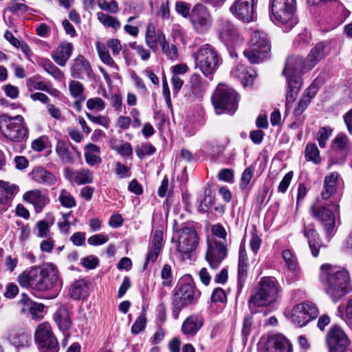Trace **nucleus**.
I'll return each mask as SVG.
<instances>
[{"instance_id":"f257e3e1","label":"nucleus","mask_w":352,"mask_h":352,"mask_svg":"<svg viewBox=\"0 0 352 352\" xmlns=\"http://www.w3.org/2000/svg\"><path fill=\"white\" fill-rule=\"evenodd\" d=\"M320 280L324 286L326 294L333 302L338 301L351 290L348 272L339 266L322 265Z\"/></svg>"},{"instance_id":"f03ea898","label":"nucleus","mask_w":352,"mask_h":352,"mask_svg":"<svg viewBox=\"0 0 352 352\" xmlns=\"http://www.w3.org/2000/svg\"><path fill=\"white\" fill-rule=\"evenodd\" d=\"M280 288L274 278H261L248 300L250 311L256 312V307H267L274 303L277 300Z\"/></svg>"},{"instance_id":"7ed1b4c3","label":"nucleus","mask_w":352,"mask_h":352,"mask_svg":"<svg viewBox=\"0 0 352 352\" xmlns=\"http://www.w3.org/2000/svg\"><path fill=\"white\" fill-rule=\"evenodd\" d=\"M216 114H233L238 107L236 92L226 84L217 85L211 98Z\"/></svg>"},{"instance_id":"20e7f679","label":"nucleus","mask_w":352,"mask_h":352,"mask_svg":"<svg viewBox=\"0 0 352 352\" xmlns=\"http://www.w3.org/2000/svg\"><path fill=\"white\" fill-rule=\"evenodd\" d=\"M325 47V44L323 42H320L317 43L311 50L306 59H303L300 56L289 57L286 62L285 71L288 72L291 69H294L299 73L310 71L327 55Z\"/></svg>"},{"instance_id":"39448f33","label":"nucleus","mask_w":352,"mask_h":352,"mask_svg":"<svg viewBox=\"0 0 352 352\" xmlns=\"http://www.w3.org/2000/svg\"><path fill=\"white\" fill-rule=\"evenodd\" d=\"M199 294L191 278L189 276L183 277L179 280L174 295L173 302L174 314L177 316L184 307L195 302Z\"/></svg>"},{"instance_id":"423d86ee","label":"nucleus","mask_w":352,"mask_h":352,"mask_svg":"<svg viewBox=\"0 0 352 352\" xmlns=\"http://www.w3.org/2000/svg\"><path fill=\"white\" fill-rule=\"evenodd\" d=\"M296 0H271L272 12L274 19L283 25L284 31H290L296 24Z\"/></svg>"},{"instance_id":"0eeeda50","label":"nucleus","mask_w":352,"mask_h":352,"mask_svg":"<svg viewBox=\"0 0 352 352\" xmlns=\"http://www.w3.org/2000/svg\"><path fill=\"white\" fill-rule=\"evenodd\" d=\"M0 130L3 135L13 142H21L28 137V130L25 126L22 116L10 117L7 114L0 116Z\"/></svg>"},{"instance_id":"6e6552de","label":"nucleus","mask_w":352,"mask_h":352,"mask_svg":"<svg viewBox=\"0 0 352 352\" xmlns=\"http://www.w3.org/2000/svg\"><path fill=\"white\" fill-rule=\"evenodd\" d=\"M328 206L331 207L333 210L315 202L310 206L309 212L314 219L322 224L327 234L331 235L335 228L336 215L340 214V206L337 202L333 201Z\"/></svg>"},{"instance_id":"1a4fd4ad","label":"nucleus","mask_w":352,"mask_h":352,"mask_svg":"<svg viewBox=\"0 0 352 352\" xmlns=\"http://www.w3.org/2000/svg\"><path fill=\"white\" fill-rule=\"evenodd\" d=\"M271 50V45L266 34L259 30L252 32L249 47L243 54L251 63H257L264 58Z\"/></svg>"},{"instance_id":"9d476101","label":"nucleus","mask_w":352,"mask_h":352,"mask_svg":"<svg viewBox=\"0 0 352 352\" xmlns=\"http://www.w3.org/2000/svg\"><path fill=\"white\" fill-rule=\"evenodd\" d=\"M175 227H173V240L176 241V250L184 259L189 257L190 254L196 250L199 244V237L192 228L184 227L179 230H175Z\"/></svg>"},{"instance_id":"9b49d317","label":"nucleus","mask_w":352,"mask_h":352,"mask_svg":"<svg viewBox=\"0 0 352 352\" xmlns=\"http://www.w3.org/2000/svg\"><path fill=\"white\" fill-rule=\"evenodd\" d=\"M197 67L206 76L212 74L217 68L219 56L215 48L210 44L202 45L195 54Z\"/></svg>"},{"instance_id":"f8f14e48","label":"nucleus","mask_w":352,"mask_h":352,"mask_svg":"<svg viewBox=\"0 0 352 352\" xmlns=\"http://www.w3.org/2000/svg\"><path fill=\"white\" fill-rule=\"evenodd\" d=\"M189 19L193 30L201 34L206 33L211 28L213 22L208 9L200 3L192 8Z\"/></svg>"},{"instance_id":"ddd939ff","label":"nucleus","mask_w":352,"mask_h":352,"mask_svg":"<svg viewBox=\"0 0 352 352\" xmlns=\"http://www.w3.org/2000/svg\"><path fill=\"white\" fill-rule=\"evenodd\" d=\"M319 314L316 305L312 302H305L296 305L292 309L290 319L296 325L305 326Z\"/></svg>"},{"instance_id":"4468645a","label":"nucleus","mask_w":352,"mask_h":352,"mask_svg":"<svg viewBox=\"0 0 352 352\" xmlns=\"http://www.w3.org/2000/svg\"><path fill=\"white\" fill-rule=\"evenodd\" d=\"M35 340L43 352H58V342L48 322L40 324L35 332Z\"/></svg>"},{"instance_id":"2eb2a0df","label":"nucleus","mask_w":352,"mask_h":352,"mask_svg":"<svg viewBox=\"0 0 352 352\" xmlns=\"http://www.w3.org/2000/svg\"><path fill=\"white\" fill-rule=\"evenodd\" d=\"M329 352H345L349 340L344 331L338 326H332L326 335Z\"/></svg>"},{"instance_id":"dca6fc26","label":"nucleus","mask_w":352,"mask_h":352,"mask_svg":"<svg viewBox=\"0 0 352 352\" xmlns=\"http://www.w3.org/2000/svg\"><path fill=\"white\" fill-rule=\"evenodd\" d=\"M227 255V243L215 239L208 240L206 260L210 267L216 270Z\"/></svg>"},{"instance_id":"f3484780","label":"nucleus","mask_w":352,"mask_h":352,"mask_svg":"<svg viewBox=\"0 0 352 352\" xmlns=\"http://www.w3.org/2000/svg\"><path fill=\"white\" fill-rule=\"evenodd\" d=\"M19 284L25 288L42 292V265L33 266L18 276Z\"/></svg>"},{"instance_id":"a211bd4d","label":"nucleus","mask_w":352,"mask_h":352,"mask_svg":"<svg viewBox=\"0 0 352 352\" xmlns=\"http://www.w3.org/2000/svg\"><path fill=\"white\" fill-rule=\"evenodd\" d=\"M42 292L59 287L62 281L56 266L52 263L42 265Z\"/></svg>"},{"instance_id":"6ab92c4d","label":"nucleus","mask_w":352,"mask_h":352,"mask_svg":"<svg viewBox=\"0 0 352 352\" xmlns=\"http://www.w3.org/2000/svg\"><path fill=\"white\" fill-rule=\"evenodd\" d=\"M284 75L287 80V91L286 94V106L289 107L296 99L299 91L301 88L302 81L300 75L302 73L298 72L296 70L291 69L288 72L283 70Z\"/></svg>"},{"instance_id":"aec40b11","label":"nucleus","mask_w":352,"mask_h":352,"mask_svg":"<svg viewBox=\"0 0 352 352\" xmlns=\"http://www.w3.org/2000/svg\"><path fill=\"white\" fill-rule=\"evenodd\" d=\"M230 12L238 19L249 22L254 14V0H236L230 8Z\"/></svg>"},{"instance_id":"412c9836","label":"nucleus","mask_w":352,"mask_h":352,"mask_svg":"<svg viewBox=\"0 0 352 352\" xmlns=\"http://www.w3.org/2000/svg\"><path fill=\"white\" fill-rule=\"evenodd\" d=\"M340 184V176L337 173H332L327 175L324 179L323 188L320 192V197L323 200H328L334 197L335 202L339 203L341 195L338 192V187Z\"/></svg>"},{"instance_id":"4be33fe9","label":"nucleus","mask_w":352,"mask_h":352,"mask_svg":"<svg viewBox=\"0 0 352 352\" xmlns=\"http://www.w3.org/2000/svg\"><path fill=\"white\" fill-rule=\"evenodd\" d=\"M163 232L161 230L154 231L151 240V246L144 264V268L150 263H155L162 250Z\"/></svg>"},{"instance_id":"5701e85b","label":"nucleus","mask_w":352,"mask_h":352,"mask_svg":"<svg viewBox=\"0 0 352 352\" xmlns=\"http://www.w3.org/2000/svg\"><path fill=\"white\" fill-rule=\"evenodd\" d=\"M331 149L340 158L344 159L352 150V143L346 135L340 133L333 139Z\"/></svg>"},{"instance_id":"b1692460","label":"nucleus","mask_w":352,"mask_h":352,"mask_svg":"<svg viewBox=\"0 0 352 352\" xmlns=\"http://www.w3.org/2000/svg\"><path fill=\"white\" fill-rule=\"evenodd\" d=\"M55 151L60 160L65 164H73L75 162L74 153L76 150L71 146L69 142L60 140L57 142Z\"/></svg>"},{"instance_id":"393cba45","label":"nucleus","mask_w":352,"mask_h":352,"mask_svg":"<svg viewBox=\"0 0 352 352\" xmlns=\"http://www.w3.org/2000/svg\"><path fill=\"white\" fill-rule=\"evenodd\" d=\"M166 40L165 35L162 31H156L151 24L148 25L145 34V42L153 52H157L158 44L161 46Z\"/></svg>"},{"instance_id":"a878e982","label":"nucleus","mask_w":352,"mask_h":352,"mask_svg":"<svg viewBox=\"0 0 352 352\" xmlns=\"http://www.w3.org/2000/svg\"><path fill=\"white\" fill-rule=\"evenodd\" d=\"M91 291V284L85 279L76 280L70 287L69 294L73 299L82 300L88 297Z\"/></svg>"},{"instance_id":"bb28decb","label":"nucleus","mask_w":352,"mask_h":352,"mask_svg":"<svg viewBox=\"0 0 352 352\" xmlns=\"http://www.w3.org/2000/svg\"><path fill=\"white\" fill-rule=\"evenodd\" d=\"M29 175L32 180L40 184L52 186L56 182V177L43 167L34 168Z\"/></svg>"},{"instance_id":"cd10ccee","label":"nucleus","mask_w":352,"mask_h":352,"mask_svg":"<svg viewBox=\"0 0 352 352\" xmlns=\"http://www.w3.org/2000/svg\"><path fill=\"white\" fill-rule=\"evenodd\" d=\"M65 174L72 183L78 185L90 184L93 182V174L88 169L82 168L75 171L69 168H65Z\"/></svg>"},{"instance_id":"c85d7f7f","label":"nucleus","mask_w":352,"mask_h":352,"mask_svg":"<svg viewBox=\"0 0 352 352\" xmlns=\"http://www.w3.org/2000/svg\"><path fill=\"white\" fill-rule=\"evenodd\" d=\"M266 352H292V344L282 335H275L268 341Z\"/></svg>"},{"instance_id":"c756f323","label":"nucleus","mask_w":352,"mask_h":352,"mask_svg":"<svg viewBox=\"0 0 352 352\" xmlns=\"http://www.w3.org/2000/svg\"><path fill=\"white\" fill-rule=\"evenodd\" d=\"M91 71L89 63L82 56H78L74 60L71 69L72 77L82 78L85 75L89 76Z\"/></svg>"},{"instance_id":"7c9ffc66","label":"nucleus","mask_w":352,"mask_h":352,"mask_svg":"<svg viewBox=\"0 0 352 352\" xmlns=\"http://www.w3.org/2000/svg\"><path fill=\"white\" fill-rule=\"evenodd\" d=\"M23 199L39 210H41L49 201L46 196L38 189L25 192L23 195Z\"/></svg>"},{"instance_id":"2f4dec72","label":"nucleus","mask_w":352,"mask_h":352,"mask_svg":"<svg viewBox=\"0 0 352 352\" xmlns=\"http://www.w3.org/2000/svg\"><path fill=\"white\" fill-rule=\"evenodd\" d=\"M54 318L59 329L63 331L64 336H65V332L67 331L72 326L69 309L65 307H59L54 314Z\"/></svg>"},{"instance_id":"473e14b6","label":"nucleus","mask_w":352,"mask_h":352,"mask_svg":"<svg viewBox=\"0 0 352 352\" xmlns=\"http://www.w3.org/2000/svg\"><path fill=\"white\" fill-rule=\"evenodd\" d=\"M304 235L308 240V244L314 256H317L321 246L319 235L313 226H304Z\"/></svg>"},{"instance_id":"72a5a7b5","label":"nucleus","mask_w":352,"mask_h":352,"mask_svg":"<svg viewBox=\"0 0 352 352\" xmlns=\"http://www.w3.org/2000/svg\"><path fill=\"white\" fill-rule=\"evenodd\" d=\"M203 319L197 316L188 317L183 322L182 331L188 336H195L203 326Z\"/></svg>"},{"instance_id":"f704fd0d","label":"nucleus","mask_w":352,"mask_h":352,"mask_svg":"<svg viewBox=\"0 0 352 352\" xmlns=\"http://www.w3.org/2000/svg\"><path fill=\"white\" fill-rule=\"evenodd\" d=\"M72 50L73 45L72 43H62L56 48L55 52L52 55V58L58 65L63 67L69 59Z\"/></svg>"},{"instance_id":"c9c22d12","label":"nucleus","mask_w":352,"mask_h":352,"mask_svg":"<svg viewBox=\"0 0 352 352\" xmlns=\"http://www.w3.org/2000/svg\"><path fill=\"white\" fill-rule=\"evenodd\" d=\"M219 38L225 43H232L238 37V33L234 26L228 21H224L219 25Z\"/></svg>"},{"instance_id":"e433bc0d","label":"nucleus","mask_w":352,"mask_h":352,"mask_svg":"<svg viewBox=\"0 0 352 352\" xmlns=\"http://www.w3.org/2000/svg\"><path fill=\"white\" fill-rule=\"evenodd\" d=\"M100 153V147L94 144L89 143L85 146V158L89 165L94 166L101 163Z\"/></svg>"},{"instance_id":"4c0bfd02","label":"nucleus","mask_w":352,"mask_h":352,"mask_svg":"<svg viewBox=\"0 0 352 352\" xmlns=\"http://www.w3.org/2000/svg\"><path fill=\"white\" fill-rule=\"evenodd\" d=\"M231 74L239 79L244 87L252 82L254 78V74L250 73L243 65H238L232 71Z\"/></svg>"},{"instance_id":"58836bf2","label":"nucleus","mask_w":352,"mask_h":352,"mask_svg":"<svg viewBox=\"0 0 352 352\" xmlns=\"http://www.w3.org/2000/svg\"><path fill=\"white\" fill-rule=\"evenodd\" d=\"M16 187L7 182L0 180V202L7 204L14 197Z\"/></svg>"},{"instance_id":"ea45409f","label":"nucleus","mask_w":352,"mask_h":352,"mask_svg":"<svg viewBox=\"0 0 352 352\" xmlns=\"http://www.w3.org/2000/svg\"><path fill=\"white\" fill-rule=\"evenodd\" d=\"M97 19L105 28H111L115 32L121 27V23L116 16L103 12H98Z\"/></svg>"},{"instance_id":"a19ab883","label":"nucleus","mask_w":352,"mask_h":352,"mask_svg":"<svg viewBox=\"0 0 352 352\" xmlns=\"http://www.w3.org/2000/svg\"><path fill=\"white\" fill-rule=\"evenodd\" d=\"M40 65L45 69L46 72L53 76L55 79L58 80H62L63 79V73L50 60H41L40 62Z\"/></svg>"},{"instance_id":"79ce46f5","label":"nucleus","mask_w":352,"mask_h":352,"mask_svg":"<svg viewBox=\"0 0 352 352\" xmlns=\"http://www.w3.org/2000/svg\"><path fill=\"white\" fill-rule=\"evenodd\" d=\"M69 91L70 95L76 99H79L80 101L85 100L84 96L85 87L78 80H71L69 83Z\"/></svg>"},{"instance_id":"37998d69","label":"nucleus","mask_w":352,"mask_h":352,"mask_svg":"<svg viewBox=\"0 0 352 352\" xmlns=\"http://www.w3.org/2000/svg\"><path fill=\"white\" fill-rule=\"evenodd\" d=\"M41 77L39 75L34 76L26 80V86L30 91L34 90H41L45 91L47 90L48 82L41 80Z\"/></svg>"},{"instance_id":"c03bdc74","label":"nucleus","mask_w":352,"mask_h":352,"mask_svg":"<svg viewBox=\"0 0 352 352\" xmlns=\"http://www.w3.org/2000/svg\"><path fill=\"white\" fill-rule=\"evenodd\" d=\"M96 47L100 60L107 65L114 66L115 62L111 58L107 46L98 41L96 43Z\"/></svg>"},{"instance_id":"a18cd8bd","label":"nucleus","mask_w":352,"mask_h":352,"mask_svg":"<svg viewBox=\"0 0 352 352\" xmlns=\"http://www.w3.org/2000/svg\"><path fill=\"white\" fill-rule=\"evenodd\" d=\"M306 160L313 162L314 164H319L321 161L320 152L314 144H307L305 148Z\"/></svg>"},{"instance_id":"49530a36","label":"nucleus","mask_w":352,"mask_h":352,"mask_svg":"<svg viewBox=\"0 0 352 352\" xmlns=\"http://www.w3.org/2000/svg\"><path fill=\"white\" fill-rule=\"evenodd\" d=\"M191 91L197 96H200L206 89V82L198 75H194L190 79Z\"/></svg>"},{"instance_id":"de8ad7c7","label":"nucleus","mask_w":352,"mask_h":352,"mask_svg":"<svg viewBox=\"0 0 352 352\" xmlns=\"http://www.w3.org/2000/svg\"><path fill=\"white\" fill-rule=\"evenodd\" d=\"M54 223V220L51 222H48L46 220H41L36 224L37 229V236L40 238H47L50 235V226Z\"/></svg>"},{"instance_id":"09e8293b","label":"nucleus","mask_w":352,"mask_h":352,"mask_svg":"<svg viewBox=\"0 0 352 352\" xmlns=\"http://www.w3.org/2000/svg\"><path fill=\"white\" fill-rule=\"evenodd\" d=\"M282 256L287 268L293 272L297 270L298 265L296 256L289 250H285L282 252Z\"/></svg>"},{"instance_id":"8fccbe9b","label":"nucleus","mask_w":352,"mask_h":352,"mask_svg":"<svg viewBox=\"0 0 352 352\" xmlns=\"http://www.w3.org/2000/svg\"><path fill=\"white\" fill-rule=\"evenodd\" d=\"M58 199L61 205L65 208H71L76 204L74 197L65 189L60 191Z\"/></svg>"},{"instance_id":"3c124183","label":"nucleus","mask_w":352,"mask_h":352,"mask_svg":"<svg viewBox=\"0 0 352 352\" xmlns=\"http://www.w3.org/2000/svg\"><path fill=\"white\" fill-rule=\"evenodd\" d=\"M155 151V148L149 143L142 144L135 148V153L140 159L153 154Z\"/></svg>"},{"instance_id":"603ef678","label":"nucleus","mask_w":352,"mask_h":352,"mask_svg":"<svg viewBox=\"0 0 352 352\" xmlns=\"http://www.w3.org/2000/svg\"><path fill=\"white\" fill-rule=\"evenodd\" d=\"M162 51L170 60H175L178 56L177 48L175 45H169L166 40L161 45Z\"/></svg>"},{"instance_id":"864d4df0","label":"nucleus","mask_w":352,"mask_h":352,"mask_svg":"<svg viewBox=\"0 0 352 352\" xmlns=\"http://www.w3.org/2000/svg\"><path fill=\"white\" fill-rule=\"evenodd\" d=\"M332 129L329 126H324L318 132V141L319 146L322 148L324 147L327 143V141L329 139L331 135Z\"/></svg>"},{"instance_id":"5fc2aeb1","label":"nucleus","mask_w":352,"mask_h":352,"mask_svg":"<svg viewBox=\"0 0 352 352\" xmlns=\"http://www.w3.org/2000/svg\"><path fill=\"white\" fill-rule=\"evenodd\" d=\"M45 306L42 303L36 302H31L30 307V313L33 320H39L43 318L41 313L43 312Z\"/></svg>"},{"instance_id":"6e6d98bb","label":"nucleus","mask_w":352,"mask_h":352,"mask_svg":"<svg viewBox=\"0 0 352 352\" xmlns=\"http://www.w3.org/2000/svg\"><path fill=\"white\" fill-rule=\"evenodd\" d=\"M87 107L91 110L100 111L104 109L105 102L102 98L98 97L90 98L87 101Z\"/></svg>"},{"instance_id":"4d7b16f0","label":"nucleus","mask_w":352,"mask_h":352,"mask_svg":"<svg viewBox=\"0 0 352 352\" xmlns=\"http://www.w3.org/2000/svg\"><path fill=\"white\" fill-rule=\"evenodd\" d=\"M129 46L131 49L136 51L142 60L145 61L150 58L151 55L149 50L144 48L143 45H138L136 42H133L129 44Z\"/></svg>"},{"instance_id":"13d9d810","label":"nucleus","mask_w":352,"mask_h":352,"mask_svg":"<svg viewBox=\"0 0 352 352\" xmlns=\"http://www.w3.org/2000/svg\"><path fill=\"white\" fill-rule=\"evenodd\" d=\"M107 48H109L114 56L119 55L122 50V44L118 38H110L107 41L105 45Z\"/></svg>"},{"instance_id":"bf43d9fd","label":"nucleus","mask_w":352,"mask_h":352,"mask_svg":"<svg viewBox=\"0 0 352 352\" xmlns=\"http://www.w3.org/2000/svg\"><path fill=\"white\" fill-rule=\"evenodd\" d=\"M146 322V320L145 314H141L135 320V323L132 325L131 332L133 333L138 334L143 331L145 328Z\"/></svg>"},{"instance_id":"052dcab7","label":"nucleus","mask_w":352,"mask_h":352,"mask_svg":"<svg viewBox=\"0 0 352 352\" xmlns=\"http://www.w3.org/2000/svg\"><path fill=\"white\" fill-rule=\"evenodd\" d=\"M175 10L183 17H189L190 15V5L184 1H177L175 3Z\"/></svg>"},{"instance_id":"680f3d73","label":"nucleus","mask_w":352,"mask_h":352,"mask_svg":"<svg viewBox=\"0 0 352 352\" xmlns=\"http://www.w3.org/2000/svg\"><path fill=\"white\" fill-rule=\"evenodd\" d=\"M253 168L252 167L247 168L241 175V188H245L251 181L253 176Z\"/></svg>"},{"instance_id":"e2e57ef3","label":"nucleus","mask_w":352,"mask_h":352,"mask_svg":"<svg viewBox=\"0 0 352 352\" xmlns=\"http://www.w3.org/2000/svg\"><path fill=\"white\" fill-rule=\"evenodd\" d=\"M292 177H293V172L292 171L287 173L283 177V179L280 182L278 187V192H282V193L286 192V190H287V188L291 183Z\"/></svg>"},{"instance_id":"0e129e2a","label":"nucleus","mask_w":352,"mask_h":352,"mask_svg":"<svg viewBox=\"0 0 352 352\" xmlns=\"http://www.w3.org/2000/svg\"><path fill=\"white\" fill-rule=\"evenodd\" d=\"M311 101L307 99L305 97H301L300 101L298 103V106L294 110V114L295 116H300L304 111L307 108Z\"/></svg>"},{"instance_id":"69168bd1","label":"nucleus","mask_w":352,"mask_h":352,"mask_svg":"<svg viewBox=\"0 0 352 352\" xmlns=\"http://www.w3.org/2000/svg\"><path fill=\"white\" fill-rule=\"evenodd\" d=\"M109 237L104 234H95L88 239L89 244L91 245H99L107 243Z\"/></svg>"},{"instance_id":"338daca9","label":"nucleus","mask_w":352,"mask_h":352,"mask_svg":"<svg viewBox=\"0 0 352 352\" xmlns=\"http://www.w3.org/2000/svg\"><path fill=\"white\" fill-rule=\"evenodd\" d=\"M115 172L120 178H125L130 177V169L126 166L120 162H117L116 164Z\"/></svg>"},{"instance_id":"774afa93","label":"nucleus","mask_w":352,"mask_h":352,"mask_svg":"<svg viewBox=\"0 0 352 352\" xmlns=\"http://www.w3.org/2000/svg\"><path fill=\"white\" fill-rule=\"evenodd\" d=\"M226 295L223 289L218 287L213 290L212 295H211V300L212 302H223L226 301Z\"/></svg>"}]
</instances>
